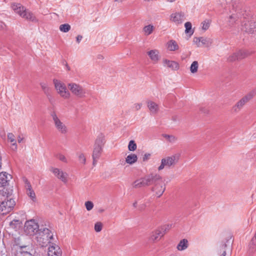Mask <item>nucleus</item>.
Here are the masks:
<instances>
[{
  "mask_svg": "<svg viewBox=\"0 0 256 256\" xmlns=\"http://www.w3.org/2000/svg\"><path fill=\"white\" fill-rule=\"evenodd\" d=\"M146 186L153 185L154 190L160 187V190L157 192V196H160L166 190L162 178L158 174H151L146 176L144 178Z\"/></svg>",
  "mask_w": 256,
  "mask_h": 256,
  "instance_id": "f257e3e1",
  "label": "nucleus"
},
{
  "mask_svg": "<svg viewBox=\"0 0 256 256\" xmlns=\"http://www.w3.org/2000/svg\"><path fill=\"white\" fill-rule=\"evenodd\" d=\"M52 239L53 234L47 228H40L35 236L37 244L42 247L47 246L50 243V240Z\"/></svg>",
  "mask_w": 256,
  "mask_h": 256,
  "instance_id": "f03ea898",
  "label": "nucleus"
},
{
  "mask_svg": "<svg viewBox=\"0 0 256 256\" xmlns=\"http://www.w3.org/2000/svg\"><path fill=\"white\" fill-rule=\"evenodd\" d=\"M14 11L22 18L32 22H37L38 20L30 11L26 9L20 4H14L12 5Z\"/></svg>",
  "mask_w": 256,
  "mask_h": 256,
  "instance_id": "7ed1b4c3",
  "label": "nucleus"
},
{
  "mask_svg": "<svg viewBox=\"0 0 256 256\" xmlns=\"http://www.w3.org/2000/svg\"><path fill=\"white\" fill-rule=\"evenodd\" d=\"M104 143V136L102 134H100L95 141L92 155V157L100 158Z\"/></svg>",
  "mask_w": 256,
  "mask_h": 256,
  "instance_id": "20e7f679",
  "label": "nucleus"
},
{
  "mask_svg": "<svg viewBox=\"0 0 256 256\" xmlns=\"http://www.w3.org/2000/svg\"><path fill=\"white\" fill-rule=\"evenodd\" d=\"M256 94L255 90H252L242 97L233 106L232 110L234 112H239L248 102L253 98Z\"/></svg>",
  "mask_w": 256,
  "mask_h": 256,
  "instance_id": "39448f33",
  "label": "nucleus"
},
{
  "mask_svg": "<svg viewBox=\"0 0 256 256\" xmlns=\"http://www.w3.org/2000/svg\"><path fill=\"white\" fill-rule=\"evenodd\" d=\"M40 230L39 229V226L34 220H30L26 221L25 223L24 226V231L26 234L30 236L35 235Z\"/></svg>",
  "mask_w": 256,
  "mask_h": 256,
  "instance_id": "423d86ee",
  "label": "nucleus"
},
{
  "mask_svg": "<svg viewBox=\"0 0 256 256\" xmlns=\"http://www.w3.org/2000/svg\"><path fill=\"white\" fill-rule=\"evenodd\" d=\"M232 14L229 16L228 24L232 26L236 23L239 20H241L242 17L244 18V14L246 12L240 8H237L236 10H232Z\"/></svg>",
  "mask_w": 256,
  "mask_h": 256,
  "instance_id": "0eeeda50",
  "label": "nucleus"
},
{
  "mask_svg": "<svg viewBox=\"0 0 256 256\" xmlns=\"http://www.w3.org/2000/svg\"><path fill=\"white\" fill-rule=\"evenodd\" d=\"M172 224L164 225L153 232L150 236V240L152 241L159 240L162 236L172 228Z\"/></svg>",
  "mask_w": 256,
  "mask_h": 256,
  "instance_id": "6e6552de",
  "label": "nucleus"
},
{
  "mask_svg": "<svg viewBox=\"0 0 256 256\" xmlns=\"http://www.w3.org/2000/svg\"><path fill=\"white\" fill-rule=\"evenodd\" d=\"M68 88L74 95L80 98L85 97L86 94V89L81 85L72 82L68 84Z\"/></svg>",
  "mask_w": 256,
  "mask_h": 256,
  "instance_id": "1a4fd4ad",
  "label": "nucleus"
},
{
  "mask_svg": "<svg viewBox=\"0 0 256 256\" xmlns=\"http://www.w3.org/2000/svg\"><path fill=\"white\" fill-rule=\"evenodd\" d=\"M16 202L12 198L5 200L0 204V212L2 214H6L13 210Z\"/></svg>",
  "mask_w": 256,
  "mask_h": 256,
  "instance_id": "9d476101",
  "label": "nucleus"
},
{
  "mask_svg": "<svg viewBox=\"0 0 256 256\" xmlns=\"http://www.w3.org/2000/svg\"><path fill=\"white\" fill-rule=\"evenodd\" d=\"M54 84L58 93L63 98L66 99L70 96V93L67 90L66 85L60 81L54 79Z\"/></svg>",
  "mask_w": 256,
  "mask_h": 256,
  "instance_id": "9b49d317",
  "label": "nucleus"
},
{
  "mask_svg": "<svg viewBox=\"0 0 256 256\" xmlns=\"http://www.w3.org/2000/svg\"><path fill=\"white\" fill-rule=\"evenodd\" d=\"M178 156L176 155H173L162 158L160 165L158 167V170H163L165 166L170 168L172 166H174L178 162Z\"/></svg>",
  "mask_w": 256,
  "mask_h": 256,
  "instance_id": "f8f14e48",
  "label": "nucleus"
},
{
  "mask_svg": "<svg viewBox=\"0 0 256 256\" xmlns=\"http://www.w3.org/2000/svg\"><path fill=\"white\" fill-rule=\"evenodd\" d=\"M51 116L58 131L62 134H66L68 132V128L65 124L59 119L56 112H52Z\"/></svg>",
  "mask_w": 256,
  "mask_h": 256,
  "instance_id": "ddd939ff",
  "label": "nucleus"
},
{
  "mask_svg": "<svg viewBox=\"0 0 256 256\" xmlns=\"http://www.w3.org/2000/svg\"><path fill=\"white\" fill-rule=\"evenodd\" d=\"M242 30L248 34H252L256 31V22L253 20L242 22Z\"/></svg>",
  "mask_w": 256,
  "mask_h": 256,
  "instance_id": "4468645a",
  "label": "nucleus"
},
{
  "mask_svg": "<svg viewBox=\"0 0 256 256\" xmlns=\"http://www.w3.org/2000/svg\"><path fill=\"white\" fill-rule=\"evenodd\" d=\"M50 171L52 172L60 180L66 183L67 182L68 174L66 172H64L60 169L52 167L50 168Z\"/></svg>",
  "mask_w": 256,
  "mask_h": 256,
  "instance_id": "2eb2a0df",
  "label": "nucleus"
},
{
  "mask_svg": "<svg viewBox=\"0 0 256 256\" xmlns=\"http://www.w3.org/2000/svg\"><path fill=\"white\" fill-rule=\"evenodd\" d=\"M230 244V240L222 242L216 248V252L219 256H226L228 245Z\"/></svg>",
  "mask_w": 256,
  "mask_h": 256,
  "instance_id": "dca6fc26",
  "label": "nucleus"
},
{
  "mask_svg": "<svg viewBox=\"0 0 256 256\" xmlns=\"http://www.w3.org/2000/svg\"><path fill=\"white\" fill-rule=\"evenodd\" d=\"M62 250L56 244H52L48 248V256H62Z\"/></svg>",
  "mask_w": 256,
  "mask_h": 256,
  "instance_id": "f3484780",
  "label": "nucleus"
},
{
  "mask_svg": "<svg viewBox=\"0 0 256 256\" xmlns=\"http://www.w3.org/2000/svg\"><path fill=\"white\" fill-rule=\"evenodd\" d=\"M184 19V14L182 12L174 13L170 16V20L177 24H182Z\"/></svg>",
  "mask_w": 256,
  "mask_h": 256,
  "instance_id": "a211bd4d",
  "label": "nucleus"
},
{
  "mask_svg": "<svg viewBox=\"0 0 256 256\" xmlns=\"http://www.w3.org/2000/svg\"><path fill=\"white\" fill-rule=\"evenodd\" d=\"M146 53L150 60L154 64L157 63L160 59V52L158 50H152L148 51Z\"/></svg>",
  "mask_w": 256,
  "mask_h": 256,
  "instance_id": "6ab92c4d",
  "label": "nucleus"
},
{
  "mask_svg": "<svg viewBox=\"0 0 256 256\" xmlns=\"http://www.w3.org/2000/svg\"><path fill=\"white\" fill-rule=\"evenodd\" d=\"M164 66L170 68L172 70H176L178 69V64L174 61L164 59L162 60Z\"/></svg>",
  "mask_w": 256,
  "mask_h": 256,
  "instance_id": "aec40b11",
  "label": "nucleus"
},
{
  "mask_svg": "<svg viewBox=\"0 0 256 256\" xmlns=\"http://www.w3.org/2000/svg\"><path fill=\"white\" fill-rule=\"evenodd\" d=\"M148 107L152 114H156L159 110V106L154 102L148 100L147 102Z\"/></svg>",
  "mask_w": 256,
  "mask_h": 256,
  "instance_id": "412c9836",
  "label": "nucleus"
},
{
  "mask_svg": "<svg viewBox=\"0 0 256 256\" xmlns=\"http://www.w3.org/2000/svg\"><path fill=\"white\" fill-rule=\"evenodd\" d=\"M8 174L6 172L0 173V186H6L9 181Z\"/></svg>",
  "mask_w": 256,
  "mask_h": 256,
  "instance_id": "4be33fe9",
  "label": "nucleus"
},
{
  "mask_svg": "<svg viewBox=\"0 0 256 256\" xmlns=\"http://www.w3.org/2000/svg\"><path fill=\"white\" fill-rule=\"evenodd\" d=\"M188 246V242L187 239L184 238L180 240L177 245L176 248L180 251L186 250Z\"/></svg>",
  "mask_w": 256,
  "mask_h": 256,
  "instance_id": "5701e85b",
  "label": "nucleus"
},
{
  "mask_svg": "<svg viewBox=\"0 0 256 256\" xmlns=\"http://www.w3.org/2000/svg\"><path fill=\"white\" fill-rule=\"evenodd\" d=\"M40 84L44 94L48 98H50V96L51 90L50 88L48 86V84L44 82H41Z\"/></svg>",
  "mask_w": 256,
  "mask_h": 256,
  "instance_id": "b1692460",
  "label": "nucleus"
},
{
  "mask_svg": "<svg viewBox=\"0 0 256 256\" xmlns=\"http://www.w3.org/2000/svg\"><path fill=\"white\" fill-rule=\"evenodd\" d=\"M167 47L168 50L174 51L178 50L179 46L177 42L174 40H170L167 43Z\"/></svg>",
  "mask_w": 256,
  "mask_h": 256,
  "instance_id": "393cba45",
  "label": "nucleus"
},
{
  "mask_svg": "<svg viewBox=\"0 0 256 256\" xmlns=\"http://www.w3.org/2000/svg\"><path fill=\"white\" fill-rule=\"evenodd\" d=\"M137 156L135 154H131L126 156V162L127 164H132L137 161Z\"/></svg>",
  "mask_w": 256,
  "mask_h": 256,
  "instance_id": "a878e982",
  "label": "nucleus"
},
{
  "mask_svg": "<svg viewBox=\"0 0 256 256\" xmlns=\"http://www.w3.org/2000/svg\"><path fill=\"white\" fill-rule=\"evenodd\" d=\"M154 28H155L154 26L152 24H148L144 27L142 32L145 36H148L152 33Z\"/></svg>",
  "mask_w": 256,
  "mask_h": 256,
  "instance_id": "bb28decb",
  "label": "nucleus"
},
{
  "mask_svg": "<svg viewBox=\"0 0 256 256\" xmlns=\"http://www.w3.org/2000/svg\"><path fill=\"white\" fill-rule=\"evenodd\" d=\"M256 251V240L252 238L248 244V253L252 254Z\"/></svg>",
  "mask_w": 256,
  "mask_h": 256,
  "instance_id": "cd10ccee",
  "label": "nucleus"
},
{
  "mask_svg": "<svg viewBox=\"0 0 256 256\" xmlns=\"http://www.w3.org/2000/svg\"><path fill=\"white\" fill-rule=\"evenodd\" d=\"M8 140L12 143V146H13L12 149L14 150H16L17 149V145L16 144L15 136L12 133H8Z\"/></svg>",
  "mask_w": 256,
  "mask_h": 256,
  "instance_id": "c85d7f7f",
  "label": "nucleus"
},
{
  "mask_svg": "<svg viewBox=\"0 0 256 256\" xmlns=\"http://www.w3.org/2000/svg\"><path fill=\"white\" fill-rule=\"evenodd\" d=\"M1 192L2 196L6 197V199H8L12 194V190L10 188H6V186L3 187Z\"/></svg>",
  "mask_w": 256,
  "mask_h": 256,
  "instance_id": "c756f323",
  "label": "nucleus"
},
{
  "mask_svg": "<svg viewBox=\"0 0 256 256\" xmlns=\"http://www.w3.org/2000/svg\"><path fill=\"white\" fill-rule=\"evenodd\" d=\"M21 222L18 220H13L10 223V226L16 230H18L21 226Z\"/></svg>",
  "mask_w": 256,
  "mask_h": 256,
  "instance_id": "7c9ffc66",
  "label": "nucleus"
},
{
  "mask_svg": "<svg viewBox=\"0 0 256 256\" xmlns=\"http://www.w3.org/2000/svg\"><path fill=\"white\" fill-rule=\"evenodd\" d=\"M144 178L140 180H138L134 182L132 184L133 188H138L142 186H146L145 183L144 184Z\"/></svg>",
  "mask_w": 256,
  "mask_h": 256,
  "instance_id": "2f4dec72",
  "label": "nucleus"
},
{
  "mask_svg": "<svg viewBox=\"0 0 256 256\" xmlns=\"http://www.w3.org/2000/svg\"><path fill=\"white\" fill-rule=\"evenodd\" d=\"M184 26L186 28L185 32L186 34H190V36L194 34V32L192 29V26L190 22H186L184 24Z\"/></svg>",
  "mask_w": 256,
  "mask_h": 256,
  "instance_id": "473e14b6",
  "label": "nucleus"
},
{
  "mask_svg": "<svg viewBox=\"0 0 256 256\" xmlns=\"http://www.w3.org/2000/svg\"><path fill=\"white\" fill-rule=\"evenodd\" d=\"M162 136L166 138L167 140H168L170 142L174 143L177 140L178 138L174 136L173 135H169L166 134H164Z\"/></svg>",
  "mask_w": 256,
  "mask_h": 256,
  "instance_id": "72a5a7b5",
  "label": "nucleus"
},
{
  "mask_svg": "<svg viewBox=\"0 0 256 256\" xmlns=\"http://www.w3.org/2000/svg\"><path fill=\"white\" fill-rule=\"evenodd\" d=\"M238 60L243 59L248 56L250 54L246 51L240 50L236 52Z\"/></svg>",
  "mask_w": 256,
  "mask_h": 256,
  "instance_id": "f704fd0d",
  "label": "nucleus"
},
{
  "mask_svg": "<svg viewBox=\"0 0 256 256\" xmlns=\"http://www.w3.org/2000/svg\"><path fill=\"white\" fill-rule=\"evenodd\" d=\"M70 26L68 24H64L60 26V30L63 32H67L70 30Z\"/></svg>",
  "mask_w": 256,
  "mask_h": 256,
  "instance_id": "c9c22d12",
  "label": "nucleus"
},
{
  "mask_svg": "<svg viewBox=\"0 0 256 256\" xmlns=\"http://www.w3.org/2000/svg\"><path fill=\"white\" fill-rule=\"evenodd\" d=\"M198 64L197 61H194L190 67V70L192 73L194 74L198 72Z\"/></svg>",
  "mask_w": 256,
  "mask_h": 256,
  "instance_id": "e433bc0d",
  "label": "nucleus"
},
{
  "mask_svg": "<svg viewBox=\"0 0 256 256\" xmlns=\"http://www.w3.org/2000/svg\"><path fill=\"white\" fill-rule=\"evenodd\" d=\"M227 60L228 62H233L236 60H238L236 52L230 54L228 57Z\"/></svg>",
  "mask_w": 256,
  "mask_h": 256,
  "instance_id": "4c0bfd02",
  "label": "nucleus"
},
{
  "mask_svg": "<svg viewBox=\"0 0 256 256\" xmlns=\"http://www.w3.org/2000/svg\"><path fill=\"white\" fill-rule=\"evenodd\" d=\"M136 144L133 140H130L128 145V148L130 151H134L136 149Z\"/></svg>",
  "mask_w": 256,
  "mask_h": 256,
  "instance_id": "58836bf2",
  "label": "nucleus"
},
{
  "mask_svg": "<svg viewBox=\"0 0 256 256\" xmlns=\"http://www.w3.org/2000/svg\"><path fill=\"white\" fill-rule=\"evenodd\" d=\"M202 29L205 31L209 28L210 26V22L208 20H205L202 22Z\"/></svg>",
  "mask_w": 256,
  "mask_h": 256,
  "instance_id": "ea45409f",
  "label": "nucleus"
},
{
  "mask_svg": "<svg viewBox=\"0 0 256 256\" xmlns=\"http://www.w3.org/2000/svg\"><path fill=\"white\" fill-rule=\"evenodd\" d=\"M102 224L100 222H97L94 224V230L96 232H100L102 230Z\"/></svg>",
  "mask_w": 256,
  "mask_h": 256,
  "instance_id": "a19ab883",
  "label": "nucleus"
},
{
  "mask_svg": "<svg viewBox=\"0 0 256 256\" xmlns=\"http://www.w3.org/2000/svg\"><path fill=\"white\" fill-rule=\"evenodd\" d=\"M78 160L82 164H86V157L84 154L82 153H80L78 154Z\"/></svg>",
  "mask_w": 256,
  "mask_h": 256,
  "instance_id": "79ce46f5",
  "label": "nucleus"
},
{
  "mask_svg": "<svg viewBox=\"0 0 256 256\" xmlns=\"http://www.w3.org/2000/svg\"><path fill=\"white\" fill-rule=\"evenodd\" d=\"M26 194L33 201L35 200L36 194L34 191L32 190L26 191Z\"/></svg>",
  "mask_w": 256,
  "mask_h": 256,
  "instance_id": "37998d69",
  "label": "nucleus"
},
{
  "mask_svg": "<svg viewBox=\"0 0 256 256\" xmlns=\"http://www.w3.org/2000/svg\"><path fill=\"white\" fill-rule=\"evenodd\" d=\"M85 206L88 211L92 210L94 207L93 203L90 201H87L85 202Z\"/></svg>",
  "mask_w": 256,
  "mask_h": 256,
  "instance_id": "c03bdc74",
  "label": "nucleus"
},
{
  "mask_svg": "<svg viewBox=\"0 0 256 256\" xmlns=\"http://www.w3.org/2000/svg\"><path fill=\"white\" fill-rule=\"evenodd\" d=\"M28 246H20V250H22L23 252H24L26 254L28 255V256H32V254L28 252V250H29L30 248H26Z\"/></svg>",
  "mask_w": 256,
  "mask_h": 256,
  "instance_id": "a18cd8bd",
  "label": "nucleus"
},
{
  "mask_svg": "<svg viewBox=\"0 0 256 256\" xmlns=\"http://www.w3.org/2000/svg\"><path fill=\"white\" fill-rule=\"evenodd\" d=\"M24 182L25 184L24 187L26 190V191L32 190L31 184L30 182L28 181V180L27 179H24Z\"/></svg>",
  "mask_w": 256,
  "mask_h": 256,
  "instance_id": "49530a36",
  "label": "nucleus"
},
{
  "mask_svg": "<svg viewBox=\"0 0 256 256\" xmlns=\"http://www.w3.org/2000/svg\"><path fill=\"white\" fill-rule=\"evenodd\" d=\"M24 182L25 184L24 187L26 190V191L32 190L31 184L30 182L28 181V180L27 179H24Z\"/></svg>",
  "mask_w": 256,
  "mask_h": 256,
  "instance_id": "de8ad7c7",
  "label": "nucleus"
},
{
  "mask_svg": "<svg viewBox=\"0 0 256 256\" xmlns=\"http://www.w3.org/2000/svg\"><path fill=\"white\" fill-rule=\"evenodd\" d=\"M56 157L59 160H60L64 162H68L66 156L62 154H57Z\"/></svg>",
  "mask_w": 256,
  "mask_h": 256,
  "instance_id": "09e8293b",
  "label": "nucleus"
},
{
  "mask_svg": "<svg viewBox=\"0 0 256 256\" xmlns=\"http://www.w3.org/2000/svg\"><path fill=\"white\" fill-rule=\"evenodd\" d=\"M200 42H201L204 45H208L209 43V40L203 37H200Z\"/></svg>",
  "mask_w": 256,
  "mask_h": 256,
  "instance_id": "8fccbe9b",
  "label": "nucleus"
},
{
  "mask_svg": "<svg viewBox=\"0 0 256 256\" xmlns=\"http://www.w3.org/2000/svg\"><path fill=\"white\" fill-rule=\"evenodd\" d=\"M142 106V104L140 103L134 104V108L136 110H138L141 108Z\"/></svg>",
  "mask_w": 256,
  "mask_h": 256,
  "instance_id": "3c124183",
  "label": "nucleus"
},
{
  "mask_svg": "<svg viewBox=\"0 0 256 256\" xmlns=\"http://www.w3.org/2000/svg\"><path fill=\"white\" fill-rule=\"evenodd\" d=\"M194 42L196 44H197L198 46H200V37H198H198L194 38Z\"/></svg>",
  "mask_w": 256,
  "mask_h": 256,
  "instance_id": "603ef678",
  "label": "nucleus"
},
{
  "mask_svg": "<svg viewBox=\"0 0 256 256\" xmlns=\"http://www.w3.org/2000/svg\"><path fill=\"white\" fill-rule=\"evenodd\" d=\"M150 154H148V153L145 154L142 157V160L144 162L146 161L147 160H148L150 158Z\"/></svg>",
  "mask_w": 256,
  "mask_h": 256,
  "instance_id": "864d4df0",
  "label": "nucleus"
},
{
  "mask_svg": "<svg viewBox=\"0 0 256 256\" xmlns=\"http://www.w3.org/2000/svg\"><path fill=\"white\" fill-rule=\"evenodd\" d=\"M6 25L5 24L2 22H0V30H4L6 28Z\"/></svg>",
  "mask_w": 256,
  "mask_h": 256,
  "instance_id": "5fc2aeb1",
  "label": "nucleus"
},
{
  "mask_svg": "<svg viewBox=\"0 0 256 256\" xmlns=\"http://www.w3.org/2000/svg\"><path fill=\"white\" fill-rule=\"evenodd\" d=\"M99 159V158H95V157H92V160H93V162H92V164L93 166H96V163H97V162H98V160Z\"/></svg>",
  "mask_w": 256,
  "mask_h": 256,
  "instance_id": "6e6d98bb",
  "label": "nucleus"
},
{
  "mask_svg": "<svg viewBox=\"0 0 256 256\" xmlns=\"http://www.w3.org/2000/svg\"><path fill=\"white\" fill-rule=\"evenodd\" d=\"M82 38V36L81 35H78L76 38V40L78 43H80Z\"/></svg>",
  "mask_w": 256,
  "mask_h": 256,
  "instance_id": "4d7b16f0",
  "label": "nucleus"
},
{
  "mask_svg": "<svg viewBox=\"0 0 256 256\" xmlns=\"http://www.w3.org/2000/svg\"><path fill=\"white\" fill-rule=\"evenodd\" d=\"M178 120V116L174 115V116H172V120L174 122H176Z\"/></svg>",
  "mask_w": 256,
  "mask_h": 256,
  "instance_id": "13d9d810",
  "label": "nucleus"
},
{
  "mask_svg": "<svg viewBox=\"0 0 256 256\" xmlns=\"http://www.w3.org/2000/svg\"><path fill=\"white\" fill-rule=\"evenodd\" d=\"M160 190V187H158L156 188V190H154V186L152 188V190L156 192V195L157 196V192Z\"/></svg>",
  "mask_w": 256,
  "mask_h": 256,
  "instance_id": "bf43d9fd",
  "label": "nucleus"
},
{
  "mask_svg": "<svg viewBox=\"0 0 256 256\" xmlns=\"http://www.w3.org/2000/svg\"><path fill=\"white\" fill-rule=\"evenodd\" d=\"M23 140V138H21L20 136H18V143H20L22 140Z\"/></svg>",
  "mask_w": 256,
  "mask_h": 256,
  "instance_id": "052dcab7",
  "label": "nucleus"
},
{
  "mask_svg": "<svg viewBox=\"0 0 256 256\" xmlns=\"http://www.w3.org/2000/svg\"><path fill=\"white\" fill-rule=\"evenodd\" d=\"M133 206H134V208H136V206H137V202H134L133 204Z\"/></svg>",
  "mask_w": 256,
  "mask_h": 256,
  "instance_id": "680f3d73",
  "label": "nucleus"
},
{
  "mask_svg": "<svg viewBox=\"0 0 256 256\" xmlns=\"http://www.w3.org/2000/svg\"><path fill=\"white\" fill-rule=\"evenodd\" d=\"M1 168H2V158L0 156V170L1 169Z\"/></svg>",
  "mask_w": 256,
  "mask_h": 256,
  "instance_id": "e2e57ef3",
  "label": "nucleus"
},
{
  "mask_svg": "<svg viewBox=\"0 0 256 256\" xmlns=\"http://www.w3.org/2000/svg\"><path fill=\"white\" fill-rule=\"evenodd\" d=\"M114 2H122L123 0H114Z\"/></svg>",
  "mask_w": 256,
  "mask_h": 256,
  "instance_id": "0e129e2a",
  "label": "nucleus"
},
{
  "mask_svg": "<svg viewBox=\"0 0 256 256\" xmlns=\"http://www.w3.org/2000/svg\"><path fill=\"white\" fill-rule=\"evenodd\" d=\"M176 0H167V1L169 2H174Z\"/></svg>",
  "mask_w": 256,
  "mask_h": 256,
  "instance_id": "69168bd1",
  "label": "nucleus"
},
{
  "mask_svg": "<svg viewBox=\"0 0 256 256\" xmlns=\"http://www.w3.org/2000/svg\"><path fill=\"white\" fill-rule=\"evenodd\" d=\"M66 67H67L68 70H70V68L68 65H66Z\"/></svg>",
  "mask_w": 256,
  "mask_h": 256,
  "instance_id": "338daca9",
  "label": "nucleus"
}]
</instances>
